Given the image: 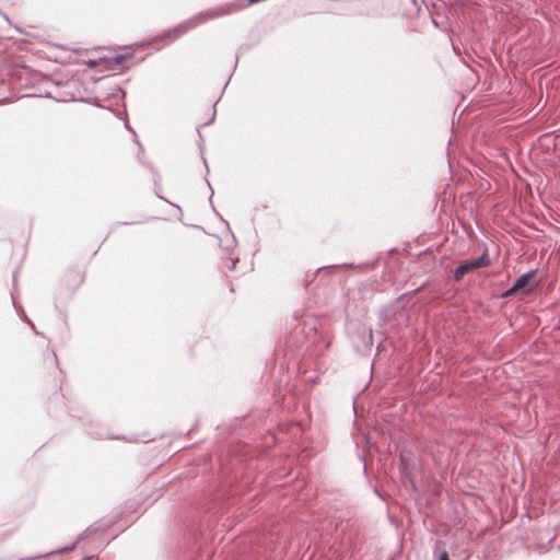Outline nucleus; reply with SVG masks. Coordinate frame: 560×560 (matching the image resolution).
Returning <instances> with one entry per match:
<instances>
[{"mask_svg":"<svg viewBox=\"0 0 560 560\" xmlns=\"http://www.w3.org/2000/svg\"><path fill=\"white\" fill-rule=\"evenodd\" d=\"M440 560H450L448 558V555L446 551H443L441 555H440Z\"/></svg>","mask_w":560,"mask_h":560,"instance_id":"nucleus-3","label":"nucleus"},{"mask_svg":"<svg viewBox=\"0 0 560 560\" xmlns=\"http://www.w3.org/2000/svg\"><path fill=\"white\" fill-rule=\"evenodd\" d=\"M490 265V259L488 255L485 253L478 258L471 259L469 261H465L460 264L456 269L454 273L455 280H460L467 272L476 270L481 267H487Z\"/></svg>","mask_w":560,"mask_h":560,"instance_id":"nucleus-1","label":"nucleus"},{"mask_svg":"<svg viewBox=\"0 0 560 560\" xmlns=\"http://www.w3.org/2000/svg\"><path fill=\"white\" fill-rule=\"evenodd\" d=\"M535 278H536L535 270H530V271L522 275L520 278H517V280L515 281L513 287L504 293V296H510L520 290H524L527 287H528L527 291L534 289L537 285Z\"/></svg>","mask_w":560,"mask_h":560,"instance_id":"nucleus-2","label":"nucleus"},{"mask_svg":"<svg viewBox=\"0 0 560 560\" xmlns=\"http://www.w3.org/2000/svg\"><path fill=\"white\" fill-rule=\"evenodd\" d=\"M237 260H238L237 258L232 259V266H231V267H229V268H230V269H233V268L235 267V265H236Z\"/></svg>","mask_w":560,"mask_h":560,"instance_id":"nucleus-4","label":"nucleus"}]
</instances>
